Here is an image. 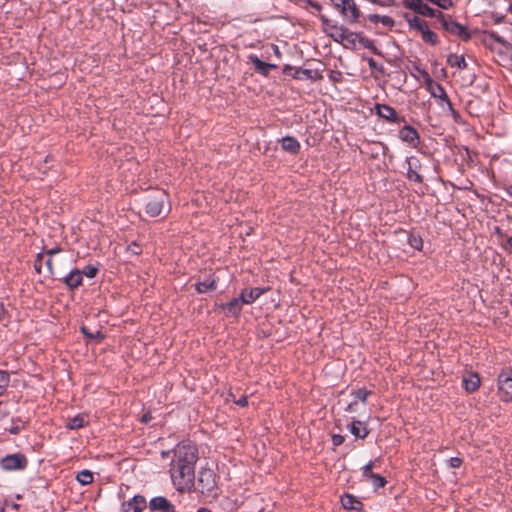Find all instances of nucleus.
Returning <instances> with one entry per match:
<instances>
[{
	"instance_id": "obj_48",
	"label": "nucleus",
	"mask_w": 512,
	"mask_h": 512,
	"mask_svg": "<svg viewBox=\"0 0 512 512\" xmlns=\"http://www.w3.org/2000/svg\"><path fill=\"white\" fill-rule=\"evenodd\" d=\"M6 309H5V306L0 303V321L4 318V316L6 315Z\"/></svg>"
},
{
	"instance_id": "obj_34",
	"label": "nucleus",
	"mask_w": 512,
	"mask_h": 512,
	"mask_svg": "<svg viewBox=\"0 0 512 512\" xmlns=\"http://www.w3.org/2000/svg\"><path fill=\"white\" fill-rule=\"evenodd\" d=\"M408 243L409 245L416 249V250H421L422 247H423V240L422 238L417 235V234H413L411 233L409 236H408Z\"/></svg>"
},
{
	"instance_id": "obj_28",
	"label": "nucleus",
	"mask_w": 512,
	"mask_h": 512,
	"mask_svg": "<svg viewBox=\"0 0 512 512\" xmlns=\"http://www.w3.org/2000/svg\"><path fill=\"white\" fill-rule=\"evenodd\" d=\"M251 62L253 63L257 72L261 73L264 76H267L272 69L276 68V65L266 63L256 56L251 57Z\"/></svg>"
},
{
	"instance_id": "obj_12",
	"label": "nucleus",
	"mask_w": 512,
	"mask_h": 512,
	"mask_svg": "<svg viewBox=\"0 0 512 512\" xmlns=\"http://www.w3.org/2000/svg\"><path fill=\"white\" fill-rule=\"evenodd\" d=\"M374 110L377 116L389 123L399 124L405 121L404 117L400 116L393 107L387 104L376 103Z\"/></svg>"
},
{
	"instance_id": "obj_33",
	"label": "nucleus",
	"mask_w": 512,
	"mask_h": 512,
	"mask_svg": "<svg viewBox=\"0 0 512 512\" xmlns=\"http://www.w3.org/2000/svg\"><path fill=\"white\" fill-rule=\"evenodd\" d=\"M421 36L423 41L429 43V44H436L438 41L437 34L429 29V26L421 32Z\"/></svg>"
},
{
	"instance_id": "obj_45",
	"label": "nucleus",
	"mask_w": 512,
	"mask_h": 512,
	"mask_svg": "<svg viewBox=\"0 0 512 512\" xmlns=\"http://www.w3.org/2000/svg\"><path fill=\"white\" fill-rule=\"evenodd\" d=\"M502 247L508 251V252H512V236L511 237H508L505 241V243L502 244Z\"/></svg>"
},
{
	"instance_id": "obj_40",
	"label": "nucleus",
	"mask_w": 512,
	"mask_h": 512,
	"mask_svg": "<svg viewBox=\"0 0 512 512\" xmlns=\"http://www.w3.org/2000/svg\"><path fill=\"white\" fill-rule=\"evenodd\" d=\"M328 78L329 80L333 83V84H338L340 82H342L343 80V75L340 71L338 70H330L329 73H328Z\"/></svg>"
},
{
	"instance_id": "obj_35",
	"label": "nucleus",
	"mask_w": 512,
	"mask_h": 512,
	"mask_svg": "<svg viewBox=\"0 0 512 512\" xmlns=\"http://www.w3.org/2000/svg\"><path fill=\"white\" fill-rule=\"evenodd\" d=\"M301 74L304 78L310 79L312 81H317L322 79V74L316 70L311 69H303Z\"/></svg>"
},
{
	"instance_id": "obj_21",
	"label": "nucleus",
	"mask_w": 512,
	"mask_h": 512,
	"mask_svg": "<svg viewBox=\"0 0 512 512\" xmlns=\"http://www.w3.org/2000/svg\"><path fill=\"white\" fill-rule=\"evenodd\" d=\"M63 282L70 290L77 289L83 282L81 270H71L69 274L64 277Z\"/></svg>"
},
{
	"instance_id": "obj_4",
	"label": "nucleus",
	"mask_w": 512,
	"mask_h": 512,
	"mask_svg": "<svg viewBox=\"0 0 512 512\" xmlns=\"http://www.w3.org/2000/svg\"><path fill=\"white\" fill-rule=\"evenodd\" d=\"M490 37L495 41L491 49L494 51L498 63L504 67H512V44L494 32L490 33Z\"/></svg>"
},
{
	"instance_id": "obj_16",
	"label": "nucleus",
	"mask_w": 512,
	"mask_h": 512,
	"mask_svg": "<svg viewBox=\"0 0 512 512\" xmlns=\"http://www.w3.org/2000/svg\"><path fill=\"white\" fill-rule=\"evenodd\" d=\"M269 287H255V288H245L241 291L239 298L241 302L246 305L252 304L255 302L260 296L267 293L269 291Z\"/></svg>"
},
{
	"instance_id": "obj_9",
	"label": "nucleus",
	"mask_w": 512,
	"mask_h": 512,
	"mask_svg": "<svg viewBox=\"0 0 512 512\" xmlns=\"http://www.w3.org/2000/svg\"><path fill=\"white\" fill-rule=\"evenodd\" d=\"M28 465L26 456L22 453H14L3 457L0 466L5 471L24 470Z\"/></svg>"
},
{
	"instance_id": "obj_47",
	"label": "nucleus",
	"mask_w": 512,
	"mask_h": 512,
	"mask_svg": "<svg viewBox=\"0 0 512 512\" xmlns=\"http://www.w3.org/2000/svg\"><path fill=\"white\" fill-rule=\"evenodd\" d=\"M46 266L50 274H53V262L52 257L49 256V258L46 260Z\"/></svg>"
},
{
	"instance_id": "obj_22",
	"label": "nucleus",
	"mask_w": 512,
	"mask_h": 512,
	"mask_svg": "<svg viewBox=\"0 0 512 512\" xmlns=\"http://www.w3.org/2000/svg\"><path fill=\"white\" fill-rule=\"evenodd\" d=\"M150 509L160 512H175L174 505L165 497H155L150 501Z\"/></svg>"
},
{
	"instance_id": "obj_2",
	"label": "nucleus",
	"mask_w": 512,
	"mask_h": 512,
	"mask_svg": "<svg viewBox=\"0 0 512 512\" xmlns=\"http://www.w3.org/2000/svg\"><path fill=\"white\" fill-rule=\"evenodd\" d=\"M198 460V449L196 444L189 440L178 443L173 450V458L170 464L190 465L195 467Z\"/></svg>"
},
{
	"instance_id": "obj_5",
	"label": "nucleus",
	"mask_w": 512,
	"mask_h": 512,
	"mask_svg": "<svg viewBox=\"0 0 512 512\" xmlns=\"http://www.w3.org/2000/svg\"><path fill=\"white\" fill-rule=\"evenodd\" d=\"M169 196L163 191H157L154 195L150 196L146 205L145 211L150 217H157L164 211L165 205L168 203Z\"/></svg>"
},
{
	"instance_id": "obj_50",
	"label": "nucleus",
	"mask_w": 512,
	"mask_h": 512,
	"mask_svg": "<svg viewBox=\"0 0 512 512\" xmlns=\"http://www.w3.org/2000/svg\"><path fill=\"white\" fill-rule=\"evenodd\" d=\"M58 252H60V249H59V248H53V249H51V250H48V251H47V254H48L49 256H51V257H52L54 254H56V253H58Z\"/></svg>"
},
{
	"instance_id": "obj_61",
	"label": "nucleus",
	"mask_w": 512,
	"mask_h": 512,
	"mask_svg": "<svg viewBox=\"0 0 512 512\" xmlns=\"http://www.w3.org/2000/svg\"><path fill=\"white\" fill-rule=\"evenodd\" d=\"M0 512H4V509H2Z\"/></svg>"
},
{
	"instance_id": "obj_17",
	"label": "nucleus",
	"mask_w": 512,
	"mask_h": 512,
	"mask_svg": "<svg viewBox=\"0 0 512 512\" xmlns=\"http://www.w3.org/2000/svg\"><path fill=\"white\" fill-rule=\"evenodd\" d=\"M399 138L413 148H416L420 142L419 133L410 125H405L399 130Z\"/></svg>"
},
{
	"instance_id": "obj_39",
	"label": "nucleus",
	"mask_w": 512,
	"mask_h": 512,
	"mask_svg": "<svg viewBox=\"0 0 512 512\" xmlns=\"http://www.w3.org/2000/svg\"><path fill=\"white\" fill-rule=\"evenodd\" d=\"M370 394H371V391H369L365 388H360V389L352 392V395L355 396L361 402H366V400Z\"/></svg>"
},
{
	"instance_id": "obj_25",
	"label": "nucleus",
	"mask_w": 512,
	"mask_h": 512,
	"mask_svg": "<svg viewBox=\"0 0 512 512\" xmlns=\"http://www.w3.org/2000/svg\"><path fill=\"white\" fill-rule=\"evenodd\" d=\"M217 287V279L214 275H209L203 281H199L195 284V289L199 294L207 293L208 291H213Z\"/></svg>"
},
{
	"instance_id": "obj_42",
	"label": "nucleus",
	"mask_w": 512,
	"mask_h": 512,
	"mask_svg": "<svg viewBox=\"0 0 512 512\" xmlns=\"http://www.w3.org/2000/svg\"><path fill=\"white\" fill-rule=\"evenodd\" d=\"M43 254L42 253H39L36 257V260H35V263H34V268L36 270L37 273H41V267H42V262H43Z\"/></svg>"
},
{
	"instance_id": "obj_44",
	"label": "nucleus",
	"mask_w": 512,
	"mask_h": 512,
	"mask_svg": "<svg viewBox=\"0 0 512 512\" xmlns=\"http://www.w3.org/2000/svg\"><path fill=\"white\" fill-rule=\"evenodd\" d=\"M128 251L135 254V255H138L141 253V248L140 246L136 243V242H132L129 246H128Z\"/></svg>"
},
{
	"instance_id": "obj_57",
	"label": "nucleus",
	"mask_w": 512,
	"mask_h": 512,
	"mask_svg": "<svg viewBox=\"0 0 512 512\" xmlns=\"http://www.w3.org/2000/svg\"><path fill=\"white\" fill-rule=\"evenodd\" d=\"M170 210H171V208H170V206H168V208H167V210H166V214H165V216H167V215L169 214Z\"/></svg>"
},
{
	"instance_id": "obj_6",
	"label": "nucleus",
	"mask_w": 512,
	"mask_h": 512,
	"mask_svg": "<svg viewBox=\"0 0 512 512\" xmlns=\"http://www.w3.org/2000/svg\"><path fill=\"white\" fill-rule=\"evenodd\" d=\"M349 23L359 21L361 11L354 0H330Z\"/></svg>"
},
{
	"instance_id": "obj_41",
	"label": "nucleus",
	"mask_w": 512,
	"mask_h": 512,
	"mask_svg": "<svg viewBox=\"0 0 512 512\" xmlns=\"http://www.w3.org/2000/svg\"><path fill=\"white\" fill-rule=\"evenodd\" d=\"M331 441L334 446H340L344 443L345 437L341 434H333Z\"/></svg>"
},
{
	"instance_id": "obj_53",
	"label": "nucleus",
	"mask_w": 512,
	"mask_h": 512,
	"mask_svg": "<svg viewBox=\"0 0 512 512\" xmlns=\"http://www.w3.org/2000/svg\"><path fill=\"white\" fill-rule=\"evenodd\" d=\"M313 8L317 9V10H320L321 9V5L318 4V3H312L311 4Z\"/></svg>"
},
{
	"instance_id": "obj_11",
	"label": "nucleus",
	"mask_w": 512,
	"mask_h": 512,
	"mask_svg": "<svg viewBox=\"0 0 512 512\" xmlns=\"http://www.w3.org/2000/svg\"><path fill=\"white\" fill-rule=\"evenodd\" d=\"M439 17H441V24L447 32L460 37L462 40L470 39L471 35L464 25L454 21L451 18H446L442 12H439Z\"/></svg>"
},
{
	"instance_id": "obj_38",
	"label": "nucleus",
	"mask_w": 512,
	"mask_h": 512,
	"mask_svg": "<svg viewBox=\"0 0 512 512\" xmlns=\"http://www.w3.org/2000/svg\"><path fill=\"white\" fill-rule=\"evenodd\" d=\"M98 271H99L98 266L87 265L83 270H81V273H82V277L86 276L88 278H94V277H96Z\"/></svg>"
},
{
	"instance_id": "obj_32",
	"label": "nucleus",
	"mask_w": 512,
	"mask_h": 512,
	"mask_svg": "<svg viewBox=\"0 0 512 512\" xmlns=\"http://www.w3.org/2000/svg\"><path fill=\"white\" fill-rule=\"evenodd\" d=\"M376 461L377 460H371L362 468V477L365 481L372 479V476L376 474L373 472Z\"/></svg>"
},
{
	"instance_id": "obj_26",
	"label": "nucleus",
	"mask_w": 512,
	"mask_h": 512,
	"mask_svg": "<svg viewBox=\"0 0 512 512\" xmlns=\"http://www.w3.org/2000/svg\"><path fill=\"white\" fill-rule=\"evenodd\" d=\"M341 504L346 510H360L362 509V502L352 494H344L341 497Z\"/></svg>"
},
{
	"instance_id": "obj_52",
	"label": "nucleus",
	"mask_w": 512,
	"mask_h": 512,
	"mask_svg": "<svg viewBox=\"0 0 512 512\" xmlns=\"http://www.w3.org/2000/svg\"><path fill=\"white\" fill-rule=\"evenodd\" d=\"M382 22H383V23H385V24H387V23L391 22V18H390V17H388V16H384V17L382 18Z\"/></svg>"
},
{
	"instance_id": "obj_24",
	"label": "nucleus",
	"mask_w": 512,
	"mask_h": 512,
	"mask_svg": "<svg viewBox=\"0 0 512 512\" xmlns=\"http://www.w3.org/2000/svg\"><path fill=\"white\" fill-rule=\"evenodd\" d=\"M349 431L359 439H365L370 432L367 424L360 420H353L349 425Z\"/></svg>"
},
{
	"instance_id": "obj_54",
	"label": "nucleus",
	"mask_w": 512,
	"mask_h": 512,
	"mask_svg": "<svg viewBox=\"0 0 512 512\" xmlns=\"http://www.w3.org/2000/svg\"><path fill=\"white\" fill-rule=\"evenodd\" d=\"M197 512H211V511L207 508H200V509H198Z\"/></svg>"
},
{
	"instance_id": "obj_58",
	"label": "nucleus",
	"mask_w": 512,
	"mask_h": 512,
	"mask_svg": "<svg viewBox=\"0 0 512 512\" xmlns=\"http://www.w3.org/2000/svg\"><path fill=\"white\" fill-rule=\"evenodd\" d=\"M13 508H14V509H18V508H19V505H18V504H13Z\"/></svg>"
},
{
	"instance_id": "obj_1",
	"label": "nucleus",
	"mask_w": 512,
	"mask_h": 512,
	"mask_svg": "<svg viewBox=\"0 0 512 512\" xmlns=\"http://www.w3.org/2000/svg\"><path fill=\"white\" fill-rule=\"evenodd\" d=\"M169 473L172 483L177 491H190L194 486L195 467L183 464H170Z\"/></svg>"
},
{
	"instance_id": "obj_55",
	"label": "nucleus",
	"mask_w": 512,
	"mask_h": 512,
	"mask_svg": "<svg viewBox=\"0 0 512 512\" xmlns=\"http://www.w3.org/2000/svg\"><path fill=\"white\" fill-rule=\"evenodd\" d=\"M379 146H381L383 149H387V146L381 142L377 143Z\"/></svg>"
},
{
	"instance_id": "obj_36",
	"label": "nucleus",
	"mask_w": 512,
	"mask_h": 512,
	"mask_svg": "<svg viewBox=\"0 0 512 512\" xmlns=\"http://www.w3.org/2000/svg\"><path fill=\"white\" fill-rule=\"evenodd\" d=\"M10 382V376L6 371L0 370V395L4 393Z\"/></svg>"
},
{
	"instance_id": "obj_19",
	"label": "nucleus",
	"mask_w": 512,
	"mask_h": 512,
	"mask_svg": "<svg viewBox=\"0 0 512 512\" xmlns=\"http://www.w3.org/2000/svg\"><path fill=\"white\" fill-rule=\"evenodd\" d=\"M122 506L124 512H142L146 508V499L141 495H136L124 502Z\"/></svg>"
},
{
	"instance_id": "obj_46",
	"label": "nucleus",
	"mask_w": 512,
	"mask_h": 512,
	"mask_svg": "<svg viewBox=\"0 0 512 512\" xmlns=\"http://www.w3.org/2000/svg\"><path fill=\"white\" fill-rule=\"evenodd\" d=\"M235 404H237L240 407H246L248 405V397L243 396L239 400L235 401Z\"/></svg>"
},
{
	"instance_id": "obj_59",
	"label": "nucleus",
	"mask_w": 512,
	"mask_h": 512,
	"mask_svg": "<svg viewBox=\"0 0 512 512\" xmlns=\"http://www.w3.org/2000/svg\"><path fill=\"white\" fill-rule=\"evenodd\" d=\"M451 115H452L454 118H457V117L459 116V114H458V113H457V114H453V113H451Z\"/></svg>"
},
{
	"instance_id": "obj_14",
	"label": "nucleus",
	"mask_w": 512,
	"mask_h": 512,
	"mask_svg": "<svg viewBox=\"0 0 512 512\" xmlns=\"http://www.w3.org/2000/svg\"><path fill=\"white\" fill-rule=\"evenodd\" d=\"M406 163L408 165L407 168V178L410 181L416 183H423V177L420 174L421 170V162L416 156H410L406 159Z\"/></svg>"
},
{
	"instance_id": "obj_23",
	"label": "nucleus",
	"mask_w": 512,
	"mask_h": 512,
	"mask_svg": "<svg viewBox=\"0 0 512 512\" xmlns=\"http://www.w3.org/2000/svg\"><path fill=\"white\" fill-rule=\"evenodd\" d=\"M281 148L285 152L296 155L300 152V142L293 136H286L280 140Z\"/></svg>"
},
{
	"instance_id": "obj_13",
	"label": "nucleus",
	"mask_w": 512,
	"mask_h": 512,
	"mask_svg": "<svg viewBox=\"0 0 512 512\" xmlns=\"http://www.w3.org/2000/svg\"><path fill=\"white\" fill-rule=\"evenodd\" d=\"M197 481L202 493H210L216 486V475L210 468H201Z\"/></svg>"
},
{
	"instance_id": "obj_10",
	"label": "nucleus",
	"mask_w": 512,
	"mask_h": 512,
	"mask_svg": "<svg viewBox=\"0 0 512 512\" xmlns=\"http://www.w3.org/2000/svg\"><path fill=\"white\" fill-rule=\"evenodd\" d=\"M402 5L404 8L412 10L419 15L431 18L437 17L441 21L439 12L437 13L436 10L424 3L423 0H403Z\"/></svg>"
},
{
	"instance_id": "obj_51",
	"label": "nucleus",
	"mask_w": 512,
	"mask_h": 512,
	"mask_svg": "<svg viewBox=\"0 0 512 512\" xmlns=\"http://www.w3.org/2000/svg\"><path fill=\"white\" fill-rule=\"evenodd\" d=\"M150 419H151V416H150V414L148 413V414L143 415V417H142L141 421H142L143 423H147Z\"/></svg>"
},
{
	"instance_id": "obj_18",
	"label": "nucleus",
	"mask_w": 512,
	"mask_h": 512,
	"mask_svg": "<svg viewBox=\"0 0 512 512\" xmlns=\"http://www.w3.org/2000/svg\"><path fill=\"white\" fill-rule=\"evenodd\" d=\"M220 307L225 311L227 317L238 318L241 314L243 303L239 297H235L229 302L221 304Z\"/></svg>"
},
{
	"instance_id": "obj_3",
	"label": "nucleus",
	"mask_w": 512,
	"mask_h": 512,
	"mask_svg": "<svg viewBox=\"0 0 512 512\" xmlns=\"http://www.w3.org/2000/svg\"><path fill=\"white\" fill-rule=\"evenodd\" d=\"M421 73L426 90L431 94V96L438 101V105L440 107H447L448 111L453 114H457V111L454 109L453 104L451 103L445 89L440 83L435 82L429 73L425 70H419Z\"/></svg>"
},
{
	"instance_id": "obj_7",
	"label": "nucleus",
	"mask_w": 512,
	"mask_h": 512,
	"mask_svg": "<svg viewBox=\"0 0 512 512\" xmlns=\"http://www.w3.org/2000/svg\"><path fill=\"white\" fill-rule=\"evenodd\" d=\"M498 395L501 401H512V369L503 370L497 379Z\"/></svg>"
},
{
	"instance_id": "obj_37",
	"label": "nucleus",
	"mask_w": 512,
	"mask_h": 512,
	"mask_svg": "<svg viewBox=\"0 0 512 512\" xmlns=\"http://www.w3.org/2000/svg\"><path fill=\"white\" fill-rule=\"evenodd\" d=\"M368 481L372 483L375 489L383 488L387 483L386 479L379 474H375L372 476V479H369Z\"/></svg>"
},
{
	"instance_id": "obj_8",
	"label": "nucleus",
	"mask_w": 512,
	"mask_h": 512,
	"mask_svg": "<svg viewBox=\"0 0 512 512\" xmlns=\"http://www.w3.org/2000/svg\"><path fill=\"white\" fill-rule=\"evenodd\" d=\"M337 42L341 43L345 47L355 48L357 45H360L364 48H371L373 43L367 37L351 32L345 28V33L342 35V39H339Z\"/></svg>"
},
{
	"instance_id": "obj_49",
	"label": "nucleus",
	"mask_w": 512,
	"mask_h": 512,
	"mask_svg": "<svg viewBox=\"0 0 512 512\" xmlns=\"http://www.w3.org/2000/svg\"><path fill=\"white\" fill-rule=\"evenodd\" d=\"M368 65L371 69H376L377 63L373 58L368 59Z\"/></svg>"
},
{
	"instance_id": "obj_30",
	"label": "nucleus",
	"mask_w": 512,
	"mask_h": 512,
	"mask_svg": "<svg viewBox=\"0 0 512 512\" xmlns=\"http://www.w3.org/2000/svg\"><path fill=\"white\" fill-rule=\"evenodd\" d=\"M93 479V473L88 469L81 470L76 474L77 482L83 486L91 484Z\"/></svg>"
},
{
	"instance_id": "obj_15",
	"label": "nucleus",
	"mask_w": 512,
	"mask_h": 512,
	"mask_svg": "<svg viewBox=\"0 0 512 512\" xmlns=\"http://www.w3.org/2000/svg\"><path fill=\"white\" fill-rule=\"evenodd\" d=\"M322 30L330 36L334 41H338L342 39L343 33H345V28L343 26H338L334 24L332 21L327 19L325 16H321Z\"/></svg>"
},
{
	"instance_id": "obj_29",
	"label": "nucleus",
	"mask_w": 512,
	"mask_h": 512,
	"mask_svg": "<svg viewBox=\"0 0 512 512\" xmlns=\"http://www.w3.org/2000/svg\"><path fill=\"white\" fill-rule=\"evenodd\" d=\"M88 423L87 416L84 414H78L70 419H68L66 427L74 430V429H80L84 427Z\"/></svg>"
},
{
	"instance_id": "obj_27",
	"label": "nucleus",
	"mask_w": 512,
	"mask_h": 512,
	"mask_svg": "<svg viewBox=\"0 0 512 512\" xmlns=\"http://www.w3.org/2000/svg\"><path fill=\"white\" fill-rule=\"evenodd\" d=\"M404 18L408 23L409 29L411 30H417L421 33L428 27L427 22L417 16H410L406 14Z\"/></svg>"
},
{
	"instance_id": "obj_20",
	"label": "nucleus",
	"mask_w": 512,
	"mask_h": 512,
	"mask_svg": "<svg viewBox=\"0 0 512 512\" xmlns=\"http://www.w3.org/2000/svg\"><path fill=\"white\" fill-rule=\"evenodd\" d=\"M462 383L466 392L473 393L480 387L481 380L477 373L469 372L463 376Z\"/></svg>"
},
{
	"instance_id": "obj_56",
	"label": "nucleus",
	"mask_w": 512,
	"mask_h": 512,
	"mask_svg": "<svg viewBox=\"0 0 512 512\" xmlns=\"http://www.w3.org/2000/svg\"><path fill=\"white\" fill-rule=\"evenodd\" d=\"M509 11L512 14V0H510V2H509Z\"/></svg>"
},
{
	"instance_id": "obj_31",
	"label": "nucleus",
	"mask_w": 512,
	"mask_h": 512,
	"mask_svg": "<svg viewBox=\"0 0 512 512\" xmlns=\"http://www.w3.org/2000/svg\"><path fill=\"white\" fill-rule=\"evenodd\" d=\"M448 63L450 66L457 67L459 69H465L467 67L465 58L454 54L448 57Z\"/></svg>"
},
{
	"instance_id": "obj_60",
	"label": "nucleus",
	"mask_w": 512,
	"mask_h": 512,
	"mask_svg": "<svg viewBox=\"0 0 512 512\" xmlns=\"http://www.w3.org/2000/svg\"><path fill=\"white\" fill-rule=\"evenodd\" d=\"M351 409H353L352 404H350V405L348 406L347 410H351Z\"/></svg>"
},
{
	"instance_id": "obj_43",
	"label": "nucleus",
	"mask_w": 512,
	"mask_h": 512,
	"mask_svg": "<svg viewBox=\"0 0 512 512\" xmlns=\"http://www.w3.org/2000/svg\"><path fill=\"white\" fill-rule=\"evenodd\" d=\"M462 465V459L459 457H452L449 459V466L451 468H459Z\"/></svg>"
}]
</instances>
